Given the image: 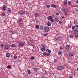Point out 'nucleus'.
Masks as SVG:
<instances>
[{
	"instance_id": "f257e3e1",
	"label": "nucleus",
	"mask_w": 78,
	"mask_h": 78,
	"mask_svg": "<svg viewBox=\"0 0 78 78\" xmlns=\"http://www.w3.org/2000/svg\"><path fill=\"white\" fill-rule=\"evenodd\" d=\"M44 32L47 33L49 31V27H44Z\"/></svg>"
},
{
	"instance_id": "f03ea898",
	"label": "nucleus",
	"mask_w": 78,
	"mask_h": 78,
	"mask_svg": "<svg viewBox=\"0 0 78 78\" xmlns=\"http://www.w3.org/2000/svg\"><path fill=\"white\" fill-rule=\"evenodd\" d=\"M48 19H49V20H50V21H51V22H55V20L53 19L52 16H49L48 17Z\"/></svg>"
},
{
	"instance_id": "7ed1b4c3",
	"label": "nucleus",
	"mask_w": 78,
	"mask_h": 78,
	"mask_svg": "<svg viewBox=\"0 0 78 78\" xmlns=\"http://www.w3.org/2000/svg\"><path fill=\"white\" fill-rule=\"evenodd\" d=\"M46 47L44 45L42 46V48H41L40 49L42 51H43L44 52L46 50V49H45Z\"/></svg>"
},
{
	"instance_id": "20e7f679",
	"label": "nucleus",
	"mask_w": 78,
	"mask_h": 78,
	"mask_svg": "<svg viewBox=\"0 0 78 78\" xmlns=\"http://www.w3.org/2000/svg\"><path fill=\"white\" fill-rule=\"evenodd\" d=\"M64 69V66H60L57 67V70H62Z\"/></svg>"
},
{
	"instance_id": "39448f33",
	"label": "nucleus",
	"mask_w": 78,
	"mask_h": 78,
	"mask_svg": "<svg viewBox=\"0 0 78 78\" xmlns=\"http://www.w3.org/2000/svg\"><path fill=\"white\" fill-rule=\"evenodd\" d=\"M43 55L45 56H49L50 55V54L46 52H43Z\"/></svg>"
},
{
	"instance_id": "423d86ee",
	"label": "nucleus",
	"mask_w": 78,
	"mask_h": 78,
	"mask_svg": "<svg viewBox=\"0 0 78 78\" xmlns=\"http://www.w3.org/2000/svg\"><path fill=\"white\" fill-rule=\"evenodd\" d=\"M51 6L52 8H55V9H58V6L57 5H55L54 4H51Z\"/></svg>"
},
{
	"instance_id": "0eeeda50",
	"label": "nucleus",
	"mask_w": 78,
	"mask_h": 78,
	"mask_svg": "<svg viewBox=\"0 0 78 78\" xmlns=\"http://www.w3.org/2000/svg\"><path fill=\"white\" fill-rule=\"evenodd\" d=\"M4 48L5 50H8L9 48V45L6 44L5 45Z\"/></svg>"
},
{
	"instance_id": "6e6552de",
	"label": "nucleus",
	"mask_w": 78,
	"mask_h": 78,
	"mask_svg": "<svg viewBox=\"0 0 78 78\" xmlns=\"http://www.w3.org/2000/svg\"><path fill=\"white\" fill-rule=\"evenodd\" d=\"M3 9L2 10L3 11H5L6 10V5H4L3 6Z\"/></svg>"
},
{
	"instance_id": "1a4fd4ad",
	"label": "nucleus",
	"mask_w": 78,
	"mask_h": 78,
	"mask_svg": "<svg viewBox=\"0 0 78 78\" xmlns=\"http://www.w3.org/2000/svg\"><path fill=\"white\" fill-rule=\"evenodd\" d=\"M22 21V19L20 18L17 21V22L18 23H20V22H21Z\"/></svg>"
},
{
	"instance_id": "9d476101",
	"label": "nucleus",
	"mask_w": 78,
	"mask_h": 78,
	"mask_svg": "<svg viewBox=\"0 0 78 78\" xmlns=\"http://www.w3.org/2000/svg\"><path fill=\"white\" fill-rule=\"evenodd\" d=\"M18 45L19 47H20V46H21V45H22V47H23L24 46V44H23V43H20Z\"/></svg>"
},
{
	"instance_id": "9b49d317",
	"label": "nucleus",
	"mask_w": 78,
	"mask_h": 78,
	"mask_svg": "<svg viewBox=\"0 0 78 78\" xmlns=\"http://www.w3.org/2000/svg\"><path fill=\"white\" fill-rule=\"evenodd\" d=\"M74 33L75 34H78V30L75 29L74 30Z\"/></svg>"
},
{
	"instance_id": "f8f14e48",
	"label": "nucleus",
	"mask_w": 78,
	"mask_h": 78,
	"mask_svg": "<svg viewBox=\"0 0 78 78\" xmlns=\"http://www.w3.org/2000/svg\"><path fill=\"white\" fill-rule=\"evenodd\" d=\"M33 69L36 72H37L38 70H39V69H37V68L36 67L34 68Z\"/></svg>"
},
{
	"instance_id": "ddd939ff",
	"label": "nucleus",
	"mask_w": 78,
	"mask_h": 78,
	"mask_svg": "<svg viewBox=\"0 0 78 78\" xmlns=\"http://www.w3.org/2000/svg\"><path fill=\"white\" fill-rule=\"evenodd\" d=\"M46 52L48 53H51V50L48 49H47L46 50Z\"/></svg>"
},
{
	"instance_id": "4468645a",
	"label": "nucleus",
	"mask_w": 78,
	"mask_h": 78,
	"mask_svg": "<svg viewBox=\"0 0 78 78\" xmlns=\"http://www.w3.org/2000/svg\"><path fill=\"white\" fill-rule=\"evenodd\" d=\"M58 55L59 56H62V52H61V51H59Z\"/></svg>"
},
{
	"instance_id": "2eb2a0df",
	"label": "nucleus",
	"mask_w": 78,
	"mask_h": 78,
	"mask_svg": "<svg viewBox=\"0 0 78 78\" xmlns=\"http://www.w3.org/2000/svg\"><path fill=\"white\" fill-rule=\"evenodd\" d=\"M34 16L35 17L37 18V17H39V15L37 13H35L34 15Z\"/></svg>"
},
{
	"instance_id": "dca6fc26",
	"label": "nucleus",
	"mask_w": 78,
	"mask_h": 78,
	"mask_svg": "<svg viewBox=\"0 0 78 78\" xmlns=\"http://www.w3.org/2000/svg\"><path fill=\"white\" fill-rule=\"evenodd\" d=\"M69 55L70 57H72V56H73V54L72 53H70L69 54Z\"/></svg>"
},
{
	"instance_id": "f3484780",
	"label": "nucleus",
	"mask_w": 78,
	"mask_h": 78,
	"mask_svg": "<svg viewBox=\"0 0 78 78\" xmlns=\"http://www.w3.org/2000/svg\"><path fill=\"white\" fill-rule=\"evenodd\" d=\"M6 57H9V56H10V54L9 53L6 54Z\"/></svg>"
},
{
	"instance_id": "a211bd4d",
	"label": "nucleus",
	"mask_w": 78,
	"mask_h": 78,
	"mask_svg": "<svg viewBox=\"0 0 78 78\" xmlns=\"http://www.w3.org/2000/svg\"><path fill=\"white\" fill-rule=\"evenodd\" d=\"M20 15H23V14H25V12H20Z\"/></svg>"
},
{
	"instance_id": "6ab92c4d",
	"label": "nucleus",
	"mask_w": 78,
	"mask_h": 78,
	"mask_svg": "<svg viewBox=\"0 0 78 78\" xmlns=\"http://www.w3.org/2000/svg\"><path fill=\"white\" fill-rule=\"evenodd\" d=\"M55 22H57V23H58V22H59V20L58 19V18H55Z\"/></svg>"
},
{
	"instance_id": "aec40b11",
	"label": "nucleus",
	"mask_w": 78,
	"mask_h": 78,
	"mask_svg": "<svg viewBox=\"0 0 78 78\" xmlns=\"http://www.w3.org/2000/svg\"><path fill=\"white\" fill-rule=\"evenodd\" d=\"M35 28H36V29H39V26L38 25H36Z\"/></svg>"
},
{
	"instance_id": "412c9836",
	"label": "nucleus",
	"mask_w": 78,
	"mask_h": 78,
	"mask_svg": "<svg viewBox=\"0 0 78 78\" xmlns=\"http://www.w3.org/2000/svg\"><path fill=\"white\" fill-rule=\"evenodd\" d=\"M8 11L10 13L11 12V9L9 8H8Z\"/></svg>"
},
{
	"instance_id": "4be33fe9",
	"label": "nucleus",
	"mask_w": 78,
	"mask_h": 78,
	"mask_svg": "<svg viewBox=\"0 0 78 78\" xmlns=\"http://www.w3.org/2000/svg\"><path fill=\"white\" fill-rule=\"evenodd\" d=\"M63 4L65 5H67V1H66L65 2H63Z\"/></svg>"
},
{
	"instance_id": "5701e85b",
	"label": "nucleus",
	"mask_w": 78,
	"mask_h": 78,
	"mask_svg": "<svg viewBox=\"0 0 78 78\" xmlns=\"http://www.w3.org/2000/svg\"><path fill=\"white\" fill-rule=\"evenodd\" d=\"M66 47H67V48H68V49H69V48H70V45H68V44L66 45Z\"/></svg>"
},
{
	"instance_id": "b1692460",
	"label": "nucleus",
	"mask_w": 78,
	"mask_h": 78,
	"mask_svg": "<svg viewBox=\"0 0 78 78\" xmlns=\"http://www.w3.org/2000/svg\"><path fill=\"white\" fill-rule=\"evenodd\" d=\"M27 73L28 74H30L31 73V71L30 69L27 70Z\"/></svg>"
},
{
	"instance_id": "393cba45",
	"label": "nucleus",
	"mask_w": 78,
	"mask_h": 78,
	"mask_svg": "<svg viewBox=\"0 0 78 78\" xmlns=\"http://www.w3.org/2000/svg\"><path fill=\"white\" fill-rule=\"evenodd\" d=\"M46 6L48 8H50V5H46Z\"/></svg>"
},
{
	"instance_id": "a878e982",
	"label": "nucleus",
	"mask_w": 78,
	"mask_h": 78,
	"mask_svg": "<svg viewBox=\"0 0 78 78\" xmlns=\"http://www.w3.org/2000/svg\"><path fill=\"white\" fill-rule=\"evenodd\" d=\"M13 58L14 59H17V56L15 55L14 56Z\"/></svg>"
},
{
	"instance_id": "bb28decb",
	"label": "nucleus",
	"mask_w": 78,
	"mask_h": 78,
	"mask_svg": "<svg viewBox=\"0 0 78 78\" xmlns=\"http://www.w3.org/2000/svg\"><path fill=\"white\" fill-rule=\"evenodd\" d=\"M76 28V27L75 26H72V30H75Z\"/></svg>"
},
{
	"instance_id": "cd10ccee",
	"label": "nucleus",
	"mask_w": 78,
	"mask_h": 78,
	"mask_svg": "<svg viewBox=\"0 0 78 78\" xmlns=\"http://www.w3.org/2000/svg\"><path fill=\"white\" fill-rule=\"evenodd\" d=\"M40 30H43L44 29V27L43 26H41L40 27Z\"/></svg>"
},
{
	"instance_id": "c85d7f7f",
	"label": "nucleus",
	"mask_w": 78,
	"mask_h": 78,
	"mask_svg": "<svg viewBox=\"0 0 78 78\" xmlns=\"http://www.w3.org/2000/svg\"><path fill=\"white\" fill-rule=\"evenodd\" d=\"M7 68L8 69H10L11 68V66L10 65H9L7 66Z\"/></svg>"
},
{
	"instance_id": "c756f323",
	"label": "nucleus",
	"mask_w": 78,
	"mask_h": 78,
	"mask_svg": "<svg viewBox=\"0 0 78 78\" xmlns=\"http://www.w3.org/2000/svg\"><path fill=\"white\" fill-rule=\"evenodd\" d=\"M11 46L12 47H14L16 46V45L14 44H12L11 45Z\"/></svg>"
},
{
	"instance_id": "7c9ffc66",
	"label": "nucleus",
	"mask_w": 78,
	"mask_h": 78,
	"mask_svg": "<svg viewBox=\"0 0 78 78\" xmlns=\"http://www.w3.org/2000/svg\"><path fill=\"white\" fill-rule=\"evenodd\" d=\"M34 59H35L34 57H32L30 58V59H31V60H33Z\"/></svg>"
},
{
	"instance_id": "2f4dec72",
	"label": "nucleus",
	"mask_w": 78,
	"mask_h": 78,
	"mask_svg": "<svg viewBox=\"0 0 78 78\" xmlns=\"http://www.w3.org/2000/svg\"><path fill=\"white\" fill-rule=\"evenodd\" d=\"M47 25L48 26H50V25H51V23H50L48 22L47 23Z\"/></svg>"
},
{
	"instance_id": "473e14b6",
	"label": "nucleus",
	"mask_w": 78,
	"mask_h": 78,
	"mask_svg": "<svg viewBox=\"0 0 78 78\" xmlns=\"http://www.w3.org/2000/svg\"><path fill=\"white\" fill-rule=\"evenodd\" d=\"M71 1H69L68 2V4H69V5H71Z\"/></svg>"
},
{
	"instance_id": "72a5a7b5",
	"label": "nucleus",
	"mask_w": 78,
	"mask_h": 78,
	"mask_svg": "<svg viewBox=\"0 0 78 78\" xmlns=\"http://www.w3.org/2000/svg\"><path fill=\"white\" fill-rule=\"evenodd\" d=\"M43 35L44 36H47L48 35V34H43Z\"/></svg>"
},
{
	"instance_id": "f704fd0d",
	"label": "nucleus",
	"mask_w": 78,
	"mask_h": 78,
	"mask_svg": "<svg viewBox=\"0 0 78 78\" xmlns=\"http://www.w3.org/2000/svg\"><path fill=\"white\" fill-rule=\"evenodd\" d=\"M2 16H5V13H2Z\"/></svg>"
},
{
	"instance_id": "c9c22d12",
	"label": "nucleus",
	"mask_w": 78,
	"mask_h": 78,
	"mask_svg": "<svg viewBox=\"0 0 78 78\" xmlns=\"http://www.w3.org/2000/svg\"><path fill=\"white\" fill-rule=\"evenodd\" d=\"M75 11H76V12H78V9H77L75 8Z\"/></svg>"
},
{
	"instance_id": "e433bc0d",
	"label": "nucleus",
	"mask_w": 78,
	"mask_h": 78,
	"mask_svg": "<svg viewBox=\"0 0 78 78\" xmlns=\"http://www.w3.org/2000/svg\"><path fill=\"white\" fill-rule=\"evenodd\" d=\"M70 38H73V35H70Z\"/></svg>"
},
{
	"instance_id": "4c0bfd02",
	"label": "nucleus",
	"mask_w": 78,
	"mask_h": 78,
	"mask_svg": "<svg viewBox=\"0 0 78 78\" xmlns=\"http://www.w3.org/2000/svg\"><path fill=\"white\" fill-rule=\"evenodd\" d=\"M78 35H76L75 36V37L76 38H78Z\"/></svg>"
},
{
	"instance_id": "58836bf2",
	"label": "nucleus",
	"mask_w": 78,
	"mask_h": 78,
	"mask_svg": "<svg viewBox=\"0 0 78 78\" xmlns=\"http://www.w3.org/2000/svg\"><path fill=\"white\" fill-rule=\"evenodd\" d=\"M59 23H60V24H61V23H62V22L61 21H60L59 22Z\"/></svg>"
},
{
	"instance_id": "ea45409f",
	"label": "nucleus",
	"mask_w": 78,
	"mask_h": 78,
	"mask_svg": "<svg viewBox=\"0 0 78 78\" xmlns=\"http://www.w3.org/2000/svg\"><path fill=\"white\" fill-rule=\"evenodd\" d=\"M69 78H73V76H69Z\"/></svg>"
},
{
	"instance_id": "a19ab883",
	"label": "nucleus",
	"mask_w": 78,
	"mask_h": 78,
	"mask_svg": "<svg viewBox=\"0 0 78 78\" xmlns=\"http://www.w3.org/2000/svg\"><path fill=\"white\" fill-rule=\"evenodd\" d=\"M59 12H57L56 13V15H57V16H58L59 15Z\"/></svg>"
},
{
	"instance_id": "79ce46f5",
	"label": "nucleus",
	"mask_w": 78,
	"mask_h": 78,
	"mask_svg": "<svg viewBox=\"0 0 78 78\" xmlns=\"http://www.w3.org/2000/svg\"><path fill=\"white\" fill-rule=\"evenodd\" d=\"M1 46H2V47H4V44H1Z\"/></svg>"
},
{
	"instance_id": "37998d69",
	"label": "nucleus",
	"mask_w": 78,
	"mask_h": 78,
	"mask_svg": "<svg viewBox=\"0 0 78 78\" xmlns=\"http://www.w3.org/2000/svg\"><path fill=\"white\" fill-rule=\"evenodd\" d=\"M61 17L62 18H63V19H64V16H62Z\"/></svg>"
},
{
	"instance_id": "c03bdc74",
	"label": "nucleus",
	"mask_w": 78,
	"mask_h": 78,
	"mask_svg": "<svg viewBox=\"0 0 78 78\" xmlns=\"http://www.w3.org/2000/svg\"><path fill=\"white\" fill-rule=\"evenodd\" d=\"M75 27L76 28H78V25H76Z\"/></svg>"
},
{
	"instance_id": "a18cd8bd",
	"label": "nucleus",
	"mask_w": 78,
	"mask_h": 78,
	"mask_svg": "<svg viewBox=\"0 0 78 78\" xmlns=\"http://www.w3.org/2000/svg\"><path fill=\"white\" fill-rule=\"evenodd\" d=\"M45 74L46 75H48V73L46 72L45 73Z\"/></svg>"
},
{
	"instance_id": "49530a36",
	"label": "nucleus",
	"mask_w": 78,
	"mask_h": 78,
	"mask_svg": "<svg viewBox=\"0 0 78 78\" xmlns=\"http://www.w3.org/2000/svg\"><path fill=\"white\" fill-rule=\"evenodd\" d=\"M54 62H57V60H55Z\"/></svg>"
},
{
	"instance_id": "de8ad7c7",
	"label": "nucleus",
	"mask_w": 78,
	"mask_h": 78,
	"mask_svg": "<svg viewBox=\"0 0 78 78\" xmlns=\"http://www.w3.org/2000/svg\"><path fill=\"white\" fill-rule=\"evenodd\" d=\"M65 50H67V48H65Z\"/></svg>"
},
{
	"instance_id": "09e8293b",
	"label": "nucleus",
	"mask_w": 78,
	"mask_h": 78,
	"mask_svg": "<svg viewBox=\"0 0 78 78\" xmlns=\"http://www.w3.org/2000/svg\"><path fill=\"white\" fill-rule=\"evenodd\" d=\"M66 11L65 10H64V11H63V12H64V13H66Z\"/></svg>"
},
{
	"instance_id": "8fccbe9b",
	"label": "nucleus",
	"mask_w": 78,
	"mask_h": 78,
	"mask_svg": "<svg viewBox=\"0 0 78 78\" xmlns=\"http://www.w3.org/2000/svg\"><path fill=\"white\" fill-rule=\"evenodd\" d=\"M55 41H57V39L55 38L54 39Z\"/></svg>"
},
{
	"instance_id": "3c124183",
	"label": "nucleus",
	"mask_w": 78,
	"mask_h": 78,
	"mask_svg": "<svg viewBox=\"0 0 78 78\" xmlns=\"http://www.w3.org/2000/svg\"><path fill=\"white\" fill-rule=\"evenodd\" d=\"M60 49H61V50H62V48H61V47H60Z\"/></svg>"
},
{
	"instance_id": "603ef678",
	"label": "nucleus",
	"mask_w": 78,
	"mask_h": 78,
	"mask_svg": "<svg viewBox=\"0 0 78 78\" xmlns=\"http://www.w3.org/2000/svg\"><path fill=\"white\" fill-rule=\"evenodd\" d=\"M76 3H78V0L76 1Z\"/></svg>"
},
{
	"instance_id": "864d4df0",
	"label": "nucleus",
	"mask_w": 78,
	"mask_h": 78,
	"mask_svg": "<svg viewBox=\"0 0 78 78\" xmlns=\"http://www.w3.org/2000/svg\"><path fill=\"white\" fill-rule=\"evenodd\" d=\"M76 22H74V24H76Z\"/></svg>"
},
{
	"instance_id": "5fc2aeb1",
	"label": "nucleus",
	"mask_w": 78,
	"mask_h": 78,
	"mask_svg": "<svg viewBox=\"0 0 78 78\" xmlns=\"http://www.w3.org/2000/svg\"><path fill=\"white\" fill-rule=\"evenodd\" d=\"M64 14H65V15H66V14H67L66 13H65Z\"/></svg>"
},
{
	"instance_id": "6e6d98bb",
	"label": "nucleus",
	"mask_w": 78,
	"mask_h": 78,
	"mask_svg": "<svg viewBox=\"0 0 78 78\" xmlns=\"http://www.w3.org/2000/svg\"><path fill=\"white\" fill-rule=\"evenodd\" d=\"M71 27H72V25H71V26H70V28H71Z\"/></svg>"
},
{
	"instance_id": "4d7b16f0",
	"label": "nucleus",
	"mask_w": 78,
	"mask_h": 78,
	"mask_svg": "<svg viewBox=\"0 0 78 78\" xmlns=\"http://www.w3.org/2000/svg\"><path fill=\"white\" fill-rule=\"evenodd\" d=\"M25 1H28L29 0H25Z\"/></svg>"
},
{
	"instance_id": "13d9d810",
	"label": "nucleus",
	"mask_w": 78,
	"mask_h": 78,
	"mask_svg": "<svg viewBox=\"0 0 78 78\" xmlns=\"http://www.w3.org/2000/svg\"><path fill=\"white\" fill-rule=\"evenodd\" d=\"M54 78H57L55 76Z\"/></svg>"
},
{
	"instance_id": "bf43d9fd",
	"label": "nucleus",
	"mask_w": 78,
	"mask_h": 78,
	"mask_svg": "<svg viewBox=\"0 0 78 78\" xmlns=\"http://www.w3.org/2000/svg\"><path fill=\"white\" fill-rule=\"evenodd\" d=\"M75 7H76V6H75Z\"/></svg>"
},
{
	"instance_id": "052dcab7",
	"label": "nucleus",
	"mask_w": 78,
	"mask_h": 78,
	"mask_svg": "<svg viewBox=\"0 0 78 78\" xmlns=\"http://www.w3.org/2000/svg\"><path fill=\"white\" fill-rule=\"evenodd\" d=\"M0 70H1V69H0Z\"/></svg>"
}]
</instances>
